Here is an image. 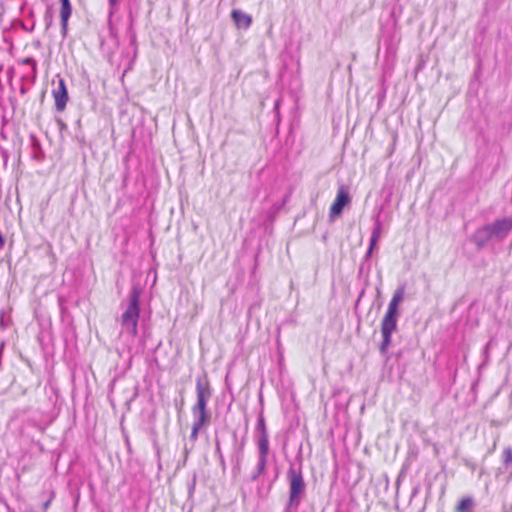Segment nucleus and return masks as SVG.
<instances>
[{
    "instance_id": "1",
    "label": "nucleus",
    "mask_w": 512,
    "mask_h": 512,
    "mask_svg": "<svg viewBox=\"0 0 512 512\" xmlns=\"http://www.w3.org/2000/svg\"><path fill=\"white\" fill-rule=\"evenodd\" d=\"M289 486L288 500L283 512H297L302 500L306 496L307 484L304 480L302 465H291L287 471Z\"/></svg>"
},
{
    "instance_id": "2",
    "label": "nucleus",
    "mask_w": 512,
    "mask_h": 512,
    "mask_svg": "<svg viewBox=\"0 0 512 512\" xmlns=\"http://www.w3.org/2000/svg\"><path fill=\"white\" fill-rule=\"evenodd\" d=\"M142 288L139 285H133L128 297V305L120 318L121 326L131 335H137L138 320L140 317V297Z\"/></svg>"
},
{
    "instance_id": "3",
    "label": "nucleus",
    "mask_w": 512,
    "mask_h": 512,
    "mask_svg": "<svg viewBox=\"0 0 512 512\" xmlns=\"http://www.w3.org/2000/svg\"><path fill=\"white\" fill-rule=\"evenodd\" d=\"M196 403L193 408H207L208 402L212 397V388L206 373L196 378Z\"/></svg>"
},
{
    "instance_id": "4",
    "label": "nucleus",
    "mask_w": 512,
    "mask_h": 512,
    "mask_svg": "<svg viewBox=\"0 0 512 512\" xmlns=\"http://www.w3.org/2000/svg\"><path fill=\"white\" fill-rule=\"evenodd\" d=\"M232 452L230 455L231 463L233 464L232 472L234 475H238L241 473L242 464L244 460V449L246 445L245 437H242L241 440L238 439V434L236 431L232 433Z\"/></svg>"
},
{
    "instance_id": "5",
    "label": "nucleus",
    "mask_w": 512,
    "mask_h": 512,
    "mask_svg": "<svg viewBox=\"0 0 512 512\" xmlns=\"http://www.w3.org/2000/svg\"><path fill=\"white\" fill-rule=\"evenodd\" d=\"M405 295V287L399 286L393 293L392 299L388 304L387 311L383 317V321L398 323L399 305L403 301Z\"/></svg>"
},
{
    "instance_id": "6",
    "label": "nucleus",
    "mask_w": 512,
    "mask_h": 512,
    "mask_svg": "<svg viewBox=\"0 0 512 512\" xmlns=\"http://www.w3.org/2000/svg\"><path fill=\"white\" fill-rule=\"evenodd\" d=\"M351 202V197L348 188L340 185L336 197L330 206L329 216L331 218L338 217L342 214L344 208Z\"/></svg>"
},
{
    "instance_id": "7",
    "label": "nucleus",
    "mask_w": 512,
    "mask_h": 512,
    "mask_svg": "<svg viewBox=\"0 0 512 512\" xmlns=\"http://www.w3.org/2000/svg\"><path fill=\"white\" fill-rule=\"evenodd\" d=\"M487 225L491 229L494 238H496V242H502L512 231V216L497 218Z\"/></svg>"
},
{
    "instance_id": "8",
    "label": "nucleus",
    "mask_w": 512,
    "mask_h": 512,
    "mask_svg": "<svg viewBox=\"0 0 512 512\" xmlns=\"http://www.w3.org/2000/svg\"><path fill=\"white\" fill-rule=\"evenodd\" d=\"M58 79L57 87L52 90V96L55 100V109L58 112L65 110L67 102L69 101L68 89L65 80L59 75H56Z\"/></svg>"
},
{
    "instance_id": "9",
    "label": "nucleus",
    "mask_w": 512,
    "mask_h": 512,
    "mask_svg": "<svg viewBox=\"0 0 512 512\" xmlns=\"http://www.w3.org/2000/svg\"><path fill=\"white\" fill-rule=\"evenodd\" d=\"M397 330V323H392L388 321L381 322V335L382 342L379 346L380 354L385 357L386 360L389 359L388 350L392 343V334Z\"/></svg>"
},
{
    "instance_id": "10",
    "label": "nucleus",
    "mask_w": 512,
    "mask_h": 512,
    "mask_svg": "<svg viewBox=\"0 0 512 512\" xmlns=\"http://www.w3.org/2000/svg\"><path fill=\"white\" fill-rule=\"evenodd\" d=\"M471 241L476 245L478 250H481L490 242H496V238H494L491 229L486 224L476 229V231L471 236Z\"/></svg>"
},
{
    "instance_id": "11",
    "label": "nucleus",
    "mask_w": 512,
    "mask_h": 512,
    "mask_svg": "<svg viewBox=\"0 0 512 512\" xmlns=\"http://www.w3.org/2000/svg\"><path fill=\"white\" fill-rule=\"evenodd\" d=\"M255 432H256L257 447L270 449L269 434H268V430H267V426H266V422H265L263 413H260L258 415Z\"/></svg>"
},
{
    "instance_id": "12",
    "label": "nucleus",
    "mask_w": 512,
    "mask_h": 512,
    "mask_svg": "<svg viewBox=\"0 0 512 512\" xmlns=\"http://www.w3.org/2000/svg\"><path fill=\"white\" fill-rule=\"evenodd\" d=\"M270 449L258 448V459L254 471L250 475V481H256L265 472Z\"/></svg>"
},
{
    "instance_id": "13",
    "label": "nucleus",
    "mask_w": 512,
    "mask_h": 512,
    "mask_svg": "<svg viewBox=\"0 0 512 512\" xmlns=\"http://www.w3.org/2000/svg\"><path fill=\"white\" fill-rule=\"evenodd\" d=\"M193 423L192 425H197L199 427H205L210 423L211 414L208 411V408H191Z\"/></svg>"
},
{
    "instance_id": "14",
    "label": "nucleus",
    "mask_w": 512,
    "mask_h": 512,
    "mask_svg": "<svg viewBox=\"0 0 512 512\" xmlns=\"http://www.w3.org/2000/svg\"><path fill=\"white\" fill-rule=\"evenodd\" d=\"M231 18L234 21L237 28L248 29L252 23L251 16L239 9L232 10Z\"/></svg>"
},
{
    "instance_id": "15",
    "label": "nucleus",
    "mask_w": 512,
    "mask_h": 512,
    "mask_svg": "<svg viewBox=\"0 0 512 512\" xmlns=\"http://www.w3.org/2000/svg\"><path fill=\"white\" fill-rule=\"evenodd\" d=\"M72 14V5L71 3L61 4L60 8V18H61V34L63 37H66L68 31V21Z\"/></svg>"
},
{
    "instance_id": "16",
    "label": "nucleus",
    "mask_w": 512,
    "mask_h": 512,
    "mask_svg": "<svg viewBox=\"0 0 512 512\" xmlns=\"http://www.w3.org/2000/svg\"><path fill=\"white\" fill-rule=\"evenodd\" d=\"M474 507V499L470 496L464 497L458 502L455 512H473Z\"/></svg>"
},
{
    "instance_id": "17",
    "label": "nucleus",
    "mask_w": 512,
    "mask_h": 512,
    "mask_svg": "<svg viewBox=\"0 0 512 512\" xmlns=\"http://www.w3.org/2000/svg\"><path fill=\"white\" fill-rule=\"evenodd\" d=\"M381 233H382V224L379 220V216L377 215L376 216V219H375V224H374V227L372 229V233H371V237H370V243L371 246H376L380 237H381Z\"/></svg>"
},
{
    "instance_id": "18",
    "label": "nucleus",
    "mask_w": 512,
    "mask_h": 512,
    "mask_svg": "<svg viewBox=\"0 0 512 512\" xmlns=\"http://www.w3.org/2000/svg\"><path fill=\"white\" fill-rule=\"evenodd\" d=\"M32 147H33V154L32 157L38 162H41L45 155L43 150L41 149L40 143L37 139H33L32 141Z\"/></svg>"
},
{
    "instance_id": "19",
    "label": "nucleus",
    "mask_w": 512,
    "mask_h": 512,
    "mask_svg": "<svg viewBox=\"0 0 512 512\" xmlns=\"http://www.w3.org/2000/svg\"><path fill=\"white\" fill-rule=\"evenodd\" d=\"M512 464V448L505 447L502 452V465L507 469Z\"/></svg>"
},
{
    "instance_id": "20",
    "label": "nucleus",
    "mask_w": 512,
    "mask_h": 512,
    "mask_svg": "<svg viewBox=\"0 0 512 512\" xmlns=\"http://www.w3.org/2000/svg\"><path fill=\"white\" fill-rule=\"evenodd\" d=\"M22 63L31 66L33 77H36V75H37V62H36V60L34 58H32V57H27V58L23 59Z\"/></svg>"
},
{
    "instance_id": "21",
    "label": "nucleus",
    "mask_w": 512,
    "mask_h": 512,
    "mask_svg": "<svg viewBox=\"0 0 512 512\" xmlns=\"http://www.w3.org/2000/svg\"><path fill=\"white\" fill-rule=\"evenodd\" d=\"M196 482H197V474H196V472H194L191 480L187 484L189 497H191L194 494Z\"/></svg>"
},
{
    "instance_id": "22",
    "label": "nucleus",
    "mask_w": 512,
    "mask_h": 512,
    "mask_svg": "<svg viewBox=\"0 0 512 512\" xmlns=\"http://www.w3.org/2000/svg\"><path fill=\"white\" fill-rule=\"evenodd\" d=\"M45 28L49 29L53 23V13L48 8L44 14Z\"/></svg>"
},
{
    "instance_id": "23",
    "label": "nucleus",
    "mask_w": 512,
    "mask_h": 512,
    "mask_svg": "<svg viewBox=\"0 0 512 512\" xmlns=\"http://www.w3.org/2000/svg\"><path fill=\"white\" fill-rule=\"evenodd\" d=\"M6 317L9 319V316L6 315V312L4 310H1L0 311V327H1V329H6L9 325Z\"/></svg>"
},
{
    "instance_id": "24",
    "label": "nucleus",
    "mask_w": 512,
    "mask_h": 512,
    "mask_svg": "<svg viewBox=\"0 0 512 512\" xmlns=\"http://www.w3.org/2000/svg\"><path fill=\"white\" fill-rule=\"evenodd\" d=\"M202 427H199L197 425H192L191 433L189 436L190 441L195 442L198 438L199 431Z\"/></svg>"
},
{
    "instance_id": "25",
    "label": "nucleus",
    "mask_w": 512,
    "mask_h": 512,
    "mask_svg": "<svg viewBox=\"0 0 512 512\" xmlns=\"http://www.w3.org/2000/svg\"><path fill=\"white\" fill-rule=\"evenodd\" d=\"M192 449H193V446L189 448L186 444L184 445V450H183L184 458H183V462H182L183 466L186 464L188 455Z\"/></svg>"
},
{
    "instance_id": "26",
    "label": "nucleus",
    "mask_w": 512,
    "mask_h": 512,
    "mask_svg": "<svg viewBox=\"0 0 512 512\" xmlns=\"http://www.w3.org/2000/svg\"><path fill=\"white\" fill-rule=\"evenodd\" d=\"M55 121L58 125L60 132L67 130V124L61 118H56Z\"/></svg>"
},
{
    "instance_id": "27",
    "label": "nucleus",
    "mask_w": 512,
    "mask_h": 512,
    "mask_svg": "<svg viewBox=\"0 0 512 512\" xmlns=\"http://www.w3.org/2000/svg\"><path fill=\"white\" fill-rule=\"evenodd\" d=\"M215 453L219 456V458H221V456H223L220 442L218 439H216V443H215Z\"/></svg>"
},
{
    "instance_id": "28",
    "label": "nucleus",
    "mask_w": 512,
    "mask_h": 512,
    "mask_svg": "<svg viewBox=\"0 0 512 512\" xmlns=\"http://www.w3.org/2000/svg\"><path fill=\"white\" fill-rule=\"evenodd\" d=\"M420 492V485L417 484L413 487L412 491H411V495H410V499L414 498L415 496H417Z\"/></svg>"
},
{
    "instance_id": "29",
    "label": "nucleus",
    "mask_w": 512,
    "mask_h": 512,
    "mask_svg": "<svg viewBox=\"0 0 512 512\" xmlns=\"http://www.w3.org/2000/svg\"><path fill=\"white\" fill-rule=\"evenodd\" d=\"M374 248H375V246H371V244H369V247L365 253V259H368L372 256Z\"/></svg>"
},
{
    "instance_id": "30",
    "label": "nucleus",
    "mask_w": 512,
    "mask_h": 512,
    "mask_svg": "<svg viewBox=\"0 0 512 512\" xmlns=\"http://www.w3.org/2000/svg\"><path fill=\"white\" fill-rule=\"evenodd\" d=\"M51 501H52V497H50L47 501H45V502L43 503V512H46V511H47L48 507H49V506H50V504H51Z\"/></svg>"
},
{
    "instance_id": "31",
    "label": "nucleus",
    "mask_w": 512,
    "mask_h": 512,
    "mask_svg": "<svg viewBox=\"0 0 512 512\" xmlns=\"http://www.w3.org/2000/svg\"><path fill=\"white\" fill-rule=\"evenodd\" d=\"M6 240L2 233L0 232V249H2L5 246Z\"/></svg>"
},
{
    "instance_id": "32",
    "label": "nucleus",
    "mask_w": 512,
    "mask_h": 512,
    "mask_svg": "<svg viewBox=\"0 0 512 512\" xmlns=\"http://www.w3.org/2000/svg\"><path fill=\"white\" fill-rule=\"evenodd\" d=\"M80 133H81L80 131H79V133H76V138H77V140H78L80 143H84V142H85V140H84V136H83L82 134L80 135Z\"/></svg>"
},
{
    "instance_id": "33",
    "label": "nucleus",
    "mask_w": 512,
    "mask_h": 512,
    "mask_svg": "<svg viewBox=\"0 0 512 512\" xmlns=\"http://www.w3.org/2000/svg\"><path fill=\"white\" fill-rule=\"evenodd\" d=\"M219 460H220L222 470H225L226 462H225L224 456H221V458H219Z\"/></svg>"
},
{
    "instance_id": "34",
    "label": "nucleus",
    "mask_w": 512,
    "mask_h": 512,
    "mask_svg": "<svg viewBox=\"0 0 512 512\" xmlns=\"http://www.w3.org/2000/svg\"><path fill=\"white\" fill-rule=\"evenodd\" d=\"M108 1H109L110 7H115L119 2V0H108Z\"/></svg>"
},
{
    "instance_id": "35",
    "label": "nucleus",
    "mask_w": 512,
    "mask_h": 512,
    "mask_svg": "<svg viewBox=\"0 0 512 512\" xmlns=\"http://www.w3.org/2000/svg\"><path fill=\"white\" fill-rule=\"evenodd\" d=\"M76 124H77L78 128H81V119H78ZM79 131L81 132V129H79Z\"/></svg>"
},
{
    "instance_id": "36",
    "label": "nucleus",
    "mask_w": 512,
    "mask_h": 512,
    "mask_svg": "<svg viewBox=\"0 0 512 512\" xmlns=\"http://www.w3.org/2000/svg\"><path fill=\"white\" fill-rule=\"evenodd\" d=\"M60 4H65V3H69L70 0H59Z\"/></svg>"
},
{
    "instance_id": "37",
    "label": "nucleus",
    "mask_w": 512,
    "mask_h": 512,
    "mask_svg": "<svg viewBox=\"0 0 512 512\" xmlns=\"http://www.w3.org/2000/svg\"><path fill=\"white\" fill-rule=\"evenodd\" d=\"M24 512H35V511L32 508H27V509H25Z\"/></svg>"
}]
</instances>
